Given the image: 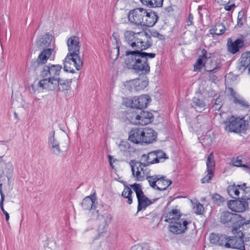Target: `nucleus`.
<instances>
[{"label":"nucleus","mask_w":250,"mask_h":250,"mask_svg":"<svg viewBox=\"0 0 250 250\" xmlns=\"http://www.w3.org/2000/svg\"><path fill=\"white\" fill-rule=\"evenodd\" d=\"M124 36L125 41L132 49L125 52L124 66L136 72H150L148 59L155 58L156 54L143 51L152 45L151 37L146 32H135L131 30L125 31Z\"/></svg>","instance_id":"f257e3e1"},{"label":"nucleus","mask_w":250,"mask_h":250,"mask_svg":"<svg viewBox=\"0 0 250 250\" xmlns=\"http://www.w3.org/2000/svg\"><path fill=\"white\" fill-rule=\"evenodd\" d=\"M182 214L180 210L172 209L169 212L165 214L162 218L164 221L170 224L168 229L170 232L175 234H180L185 232L188 229V225L191 222L181 218Z\"/></svg>","instance_id":"f03ea898"},{"label":"nucleus","mask_w":250,"mask_h":250,"mask_svg":"<svg viewBox=\"0 0 250 250\" xmlns=\"http://www.w3.org/2000/svg\"><path fill=\"white\" fill-rule=\"evenodd\" d=\"M219 219L220 222L225 227L231 228V232L233 234L240 229L250 227V220L245 221V218L240 215L229 211L222 212Z\"/></svg>","instance_id":"7ed1b4c3"},{"label":"nucleus","mask_w":250,"mask_h":250,"mask_svg":"<svg viewBox=\"0 0 250 250\" xmlns=\"http://www.w3.org/2000/svg\"><path fill=\"white\" fill-rule=\"evenodd\" d=\"M157 133L148 127H135L129 133L128 140L136 144L148 145L156 141Z\"/></svg>","instance_id":"20e7f679"},{"label":"nucleus","mask_w":250,"mask_h":250,"mask_svg":"<svg viewBox=\"0 0 250 250\" xmlns=\"http://www.w3.org/2000/svg\"><path fill=\"white\" fill-rule=\"evenodd\" d=\"M67 45L69 53L65 57L66 61H72L77 70L81 69L83 61L80 56V39L77 36H72L67 40Z\"/></svg>","instance_id":"39448f33"},{"label":"nucleus","mask_w":250,"mask_h":250,"mask_svg":"<svg viewBox=\"0 0 250 250\" xmlns=\"http://www.w3.org/2000/svg\"><path fill=\"white\" fill-rule=\"evenodd\" d=\"M246 229V228L245 229H240L238 230L237 232L235 233L234 236H229V243H226V248H232L239 249L240 250H244L245 243L246 245L250 246V243H247V242L250 241V237L248 238L249 240L248 241L246 240L245 241L244 240V234L242 231L243 229Z\"/></svg>","instance_id":"423d86ee"},{"label":"nucleus","mask_w":250,"mask_h":250,"mask_svg":"<svg viewBox=\"0 0 250 250\" xmlns=\"http://www.w3.org/2000/svg\"><path fill=\"white\" fill-rule=\"evenodd\" d=\"M224 124L225 130L229 132H241L246 130V128L245 121L233 116L228 119Z\"/></svg>","instance_id":"0eeeda50"},{"label":"nucleus","mask_w":250,"mask_h":250,"mask_svg":"<svg viewBox=\"0 0 250 250\" xmlns=\"http://www.w3.org/2000/svg\"><path fill=\"white\" fill-rule=\"evenodd\" d=\"M146 9L142 7L134 8L127 14L128 21L137 27L143 26Z\"/></svg>","instance_id":"6e6552de"},{"label":"nucleus","mask_w":250,"mask_h":250,"mask_svg":"<svg viewBox=\"0 0 250 250\" xmlns=\"http://www.w3.org/2000/svg\"><path fill=\"white\" fill-rule=\"evenodd\" d=\"M150 101L151 99L148 95H142L139 97H135L132 99H128L125 105L132 108L142 109L146 108Z\"/></svg>","instance_id":"1a4fd4ad"},{"label":"nucleus","mask_w":250,"mask_h":250,"mask_svg":"<svg viewBox=\"0 0 250 250\" xmlns=\"http://www.w3.org/2000/svg\"><path fill=\"white\" fill-rule=\"evenodd\" d=\"M134 71L136 73H141L140 77L138 78L130 80L127 82V83L130 86L131 90L134 89L136 91H141L145 89L148 83V81L146 74L148 73H143L142 71L136 72L134 70Z\"/></svg>","instance_id":"9d476101"},{"label":"nucleus","mask_w":250,"mask_h":250,"mask_svg":"<svg viewBox=\"0 0 250 250\" xmlns=\"http://www.w3.org/2000/svg\"><path fill=\"white\" fill-rule=\"evenodd\" d=\"M153 115L150 112L142 110L139 114L133 113L130 117L131 122L134 124L146 125L151 123L153 120Z\"/></svg>","instance_id":"9b49d317"},{"label":"nucleus","mask_w":250,"mask_h":250,"mask_svg":"<svg viewBox=\"0 0 250 250\" xmlns=\"http://www.w3.org/2000/svg\"><path fill=\"white\" fill-rule=\"evenodd\" d=\"M53 49L52 48H47L43 49L39 55L36 61L32 62L30 65L31 69L36 71L40 65L45 64L47 60L52 55Z\"/></svg>","instance_id":"f8f14e48"},{"label":"nucleus","mask_w":250,"mask_h":250,"mask_svg":"<svg viewBox=\"0 0 250 250\" xmlns=\"http://www.w3.org/2000/svg\"><path fill=\"white\" fill-rule=\"evenodd\" d=\"M62 69V66L60 64L49 63L48 65H44L41 71L40 76L42 77L56 78L60 75Z\"/></svg>","instance_id":"ddd939ff"},{"label":"nucleus","mask_w":250,"mask_h":250,"mask_svg":"<svg viewBox=\"0 0 250 250\" xmlns=\"http://www.w3.org/2000/svg\"><path fill=\"white\" fill-rule=\"evenodd\" d=\"M37 45L39 48L42 49V50L47 48H52L53 52L52 53L53 60L55 58L54 42L53 41V37L49 33L45 34L42 37H41L39 40L37 42Z\"/></svg>","instance_id":"4468645a"},{"label":"nucleus","mask_w":250,"mask_h":250,"mask_svg":"<svg viewBox=\"0 0 250 250\" xmlns=\"http://www.w3.org/2000/svg\"><path fill=\"white\" fill-rule=\"evenodd\" d=\"M43 79L40 80L38 86L42 89L50 91H57L58 85V78L42 77Z\"/></svg>","instance_id":"2eb2a0df"},{"label":"nucleus","mask_w":250,"mask_h":250,"mask_svg":"<svg viewBox=\"0 0 250 250\" xmlns=\"http://www.w3.org/2000/svg\"><path fill=\"white\" fill-rule=\"evenodd\" d=\"M235 200H229L228 202L229 208L236 212L244 211L248 207V203L246 200H242L241 197Z\"/></svg>","instance_id":"dca6fc26"},{"label":"nucleus","mask_w":250,"mask_h":250,"mask_svg":"<svg viewBox=\"0 0 250 250\" xmlns=\"http://www.w3.org/2000/svg\"><path fill=\"white\" fill-rule=\"evenodd\" d=\"M228 51L232 54H235L238 52L244 46V41L242 39L238 38L233 41L231 38L228 40Z\"/></svg>","instance_id":"f3484780"},{"label":"nucleus","mask_w":250,"mask_h":250,"mask_svg":"<svg viewBox=\"0 0 250 250\" xmlns=\"http://www.w3.org/2000/svg\"><path fill=\"white\" fill-rule=\"evenodd\" d=\"M144 23L143 26L152 27L157 21L158 16L157 13L152 10L146 9V12L145 13Z\"/></svg>","instance_id":"a211bd4d"},{"label":"nucleus","mask_w":250,"mask_h":250,"mask_svg":"<svg viewBox=\"0 0 250 250\" xmlns=\"http://www.w3.org/2000/svg\"><path fill=\"white\" fill-rule=\"evenodd\" d=\"M229 236L225 234L211 233L209 236L211 244H215L226 248V243H229Z\"/></svg>","instance_id":"6ab92c4d"},{"label":"nucleus","mask_w":250,"mask_h":250,"mask_svg":"<svg viewBox=\"0 0 250 250\" xmlns=\"http://www.w3.org/2000/svg\"><path fill=\"white\" fill-rule=\"evenodd\" d=\"M55 131L53 132V134L48 138V146L52 154L58 156L61 153V150L60 147V143L56 140L54 136Z\"/></svg>","instance_id":"aec40b11"},{"label":"nucleus","mask_w":250,"mask_h":250,"mask_svg":"<svg viewBox=\"0 0 250 250\" xmlns=\"http://www.w3.org/2000/svg\"><path fill=\"white\" fill-rule=\"evenodd\" d=\"M210 53H208L206 50L203 49L202 50V55L199 57L197 62L194 65V71H200L201 69L205 65L206 62L205 60L210 58Z\"/></svg>","instance_id":"412c9836"},{"label":"nucleus","mask_w":250,"mask_h":250,"mask_svg":"<svg viewBox=\"0 0 250 250\" xmlns=\"http://www.w3.org/2000/svg\"><path fill=\"white\" fill-rule=\"evenodd\" d=\"M155 152L154 151L150 152L147 154L143 155L141 160L143 161V163H139L140 166H143L144 167H147L152 164L158 163L157 157H155Z\"/></svg>","instance_id":"4be33fe9"},{"label":"nucleus","mask_w":250,"mask_h":250,"mask_svg":"<svg viewBox=\"0 0 250 250\" xmlns=\"http://www.w3.org/2000/svg\"><path fill=\"white\" fill-rule=\"evenodd\" d=\"M137 198L138 200L137 212L142 209H146L147 207L151 205L157 200V199H155L151 201L146 197L144 193L137 197Z\"/></svg>","instance_id":"5701e85b"},{"label":"nucleus","mask_w":250,"mask_h":250,"mask_svg":"<svg viewBox=\"0 0 250 250\" xmlns=\"http://www.w3.org/2000/svg\"><path fill=\"white\" fill-rule=\"evenodd\" d=\"M95 197L94 195H90L84 198L81 203L82 208L85 210H90L95 208L93 206Z\"/></svg>","instance_id":"b1692460"},{"label":"nucleus","mask_w":250,"mask_h":250,"mask_svg":"<svg viewBox=\"0 0 250 250\" xmlns=\"http://www.w3.org/2000/svg\"><path fill=\"white\" fill-rule=\"evenodd\" d=\"M139 163L140 162H137L135 160H131L129 162V164L131 167L132 175L136 178V180L138 181H143L144 180V176L141 175L139 167H137V171L135 173V167L137 166V164H139Z\"/></svg>","instance_id":"393cba45"},{"label":"nucleus","mask_w":250,"mask_h":250,"mask_svg":"<svg viewBox=\"0 0 250 250\" xmlns=\"http://www.w3.org/2000/svg\"><path fill=\"white\" fill-rule=\"evenodd\" d=\"M239 69L245 70L250 66V51L243 53L240 58Z\"/></svg>","instance_id":"a878e982"},{"label":"nucleus","mask_w":250,"mask_h":250,"mask_svg":"<svg viewBox=\"0 0 250 250\" xmlns=\"http://www.w3.org/2000/svg\"><path fill=\"white\" fill-rule=\"evenodd\" d=\"M71 79L63 80L58 78L57 91L68 90L70 88Z\"/></svg>","instance_id":"bb28decb"},{"label":"nucleus","mask_w":250,"mask_h":250,"mask_svg":"<svg viewBox=\"0 0 250 250\" xmlns=\"http://www.w3.org/2000/svg\"><path fill=\"white\" fill-rule=\"evenodd\" d=\"M144 5L149 8L161 7L164 0H140Z\"/></svg>","instance_id":"cd10ccee"},{"label":"nucleus","mask_w":250,"mask_h":250,"mask_svg":"<svg viewBox=\"0 0 250 250\" xmlns=\"http://www.w3.org/2000/svg\"><path fill=\"white\" fill-rule=\"evenodd\" d=\"M156 180L157 181V184L159 188H165V190L172 183L170 180L166 179V176L160 175H158V178Z\"/></svg>","instance_id":"c85d7f7f"},{"label":"nucleus","mask_w":250,"mask_h":250,"mask_svg":"<svg viewBox=\"0 0 250 250\" xmlns=\"http://www.w3.org/2000/svg\"><path fill=\"white\" fill-rule=\"evenodd\" d=\"M233 102L244 109H248L250 106L249 103L240 95L235 97V99H233Z\"/></svg>","instance_id":"c756f323"},{"label":"nucleus","mask_w":250,"mask_h":250,"mask_svg":"<svg viewBox=\"0 0 250 250\" xmlns=\"http://www.w3.org/2000/svg\"><path fill=\"white\" fill-rule=\"evenodd\" d=\"M239 186H240V185L233 184L232 185L229 186L227 188V192L230 197L235 198V197H233L234 195L238 196L240 194L239 190H240Z\"/></svg>","instance_id":"7c9ffc66"},{"label":"nucleus","mask_w":250,"mask_h":250,"mask_svg":"<svg viewBox=\"0 0 250 250\" xmlns=\"http://www.w3.org/2000/svg\"><path fill=\"white\" fill-rule=\"evenodd\" d=\"M158 178V175H154L153 176H149L146 177L149 185L154 189H157L159 191L165 190V188H159L157 184V181L156 179Z\"/></svg>","instance_id":"2f4dec72"},{"label":"nucleus","mask_w":250,"mask_h":250,"mask_svg":"<svg viewBox=\"0 0 250 250\" xmlns=\"http://www.w3.org/2000/svg\"><path fill=\"white\" fill-rule=\"evenodd\" d=\"M221 65H222L220 62H215V66L213 67L212 69H206V71L208 72V77L210 80H211L212 82H214L217 80V77L214 74V73L219 70L221 68Z\"/></svg>","instance_id":"473e14b6"},{"label":"nucleus","mask_w":250,"mask_h":250,"mask_svg":"<svg viewBox=\"0 0 250 250\" xmlns=\"http://www.w3.org/2000/svg\"><path fill=\"white\" fill-rule=\"evenodd\" d=\"M225 30L226 28L223 23H218L210 29V32L212 34L220 35L224 33Z\"/></svg>","instance_id":"72a5a7b5"},{"label":"nucleus","mask_w":250,"mask_h":250,"mask_svg":"<svg viewBox=\"0 0 250 250\" xmlns=\"http://www.w3.org/2000/svg\"><path fill=\"white\" fill-rule=\"evenodd\" d=\"M239 187L240 190L244 194L241 197V199L246 200L247 201L250 200V186L247 187L246 184L243 183Z\"/></svg>","instance_id":"f704fd0d"},{"label":"nucleus","mask_w":250,"mask_h":250,"mask_svg":"<svg viewBox=\"0 0 250 250\" xmlns=\"http://www.w3.org/2000/svg\"><path fill=\"white\" fill-rule=\"evenodd\" d=\"M191 105L193 108H205L207 106V104L203 99L194 97L192 99Z\"/></svg>","instance_id":"c9c22d12"},{"label":"nucleus","mask_w":250,"mask_h":250,"mask_svg":"<svg viewBox=\"0 0 250 250\" xmlns=\"http://www.w3.org/2000/svg\"><path fill=\"white\" fill-rule=\"evenodd\" d=\"M133 192L131 188L125 185L124 189L122 193V196L125 198L127 199V203L128 204H131L132 203V199L131 194Z\"/></svg>","instance_id":"e433bc0d"},{"label":"nucleus","mask_w":250,"mask_h":250,"mask_svg":"<svg viewBox=\"0 0 250 250\" xmlns=\"http://www.w3.org/2000/svg\"><path fill=\"white\" fill-rule=\"evenodd\" d=\"M215 165L213 153L212 152L208 155L206 161L207 170H211L212 171H214Z\"/></svg>","instance_id":"4c0bfd02"},{"label":"nucleus","mask_w":250,"mask_h":250,"mask_svg":"<svg viewBox=\"0 0 250 250\" xmlns=\"http://www.w3.org/2000/svg\"><path fill=\"white\" fill-rule=\"evenodd\" d=\"M247 16L244 11H240L238 13L237 17V25L239 27H242L246 22Z\"/></svg>","instance_id":"58836bf2"},{"label":"nucleus","mask_w":250,"mask_h":250,"mask_svg":"<svg viewBox=\"0 0 250 250\" xmlns=\"http://www.w3.org/2000/svg\"><path fill=\"white\" fill-rule=\"evenodd\" d=\"M155 152V157H157L158 163L160 162H163L165 160L168 159L166 153L161 150L153 151Z\"/></svg>","instance_id":"ea45409f"},{"label":"nucleus","mask_w":250,"mask_h":250,"mask_svg":"<svg viewBox=\"0 0 250 250\" xmlns=\"http://www.w3.org/2000/svg\"><path fill=\"white\" fill-rule=\"evenodd\" d=\"M119 45H116V47L112 48L110 52V57L111 59L116 60L120 54Z\"/></svg>","instance_id":"a19ab883"},{"label":"nucleus","mask_w":250,"mask_h":250,"mask_svg":"<svg viewBox=\"0 0 250 250\" xmlns=\"http://www.w3.org/2000/svg\"><path fill=\"white\" fill-rule=\"evenodd\" d=\"M130 187L133 188V190L135 192L137 197L144 194V192L142 189L141 185L135 183L133 185H131Z\"/></svg>","instance_id":"79ce46f5"},{"label":"nucleus","mask_w":250,"mask_h":250,"mask_svg":"<svg viewBox=\"0 0 250 250\" xmlns=\"http://www.w3.org/2000/svg\"><path fill=\"white\" fill-rule=\"evenodd\" d=\"M233 165L235 167H247V165L244 163L242 156H238L233 161Z\"/></svg>","instance_id":"37998d69"},{"label":"nucleus","mask_w":250,"mask_h":250,"mask_svg":"<svg viewBox=\"0 0 250 250\" xmlns=\"http://www.w3.org/2000/svg\"><path fill=\"white\" fill-rule=\"evenodd\" d=\"M208 173L201 179L202 183H208L214 176V171L207 170Z\"/></svg>","instance_id":"c03bdc74"},{"label":"nucleus","mask_w":250,"mask_h":250,"mask_svg":"<svg viewBox=\"0 0 250 250\" xmlns=\"http://www.w3.org/2000/svg\"><path fill=\"white\" fill-rule=\"evenodd\" d=\"M131 250H150L149 245L144 243L142 245H135L131 248Z\"/></svg>","instance_id":"a18cd8bd"},{"label":"nucleus","mask_w":250,"mask_h":250,"mask_svg":"<svg viewBox=\"0 0 250 250\" xmlns=\"http://www.w3.org/2000/svg\"><path fill=\"white\" fill-rule=\"evenodd\" d=\"M212 199L214 202L218 205L224 202V198L218 193H214L212 195Z\"/></svg>","instance_id":"49530a36"},{"label":"nucleus","mask_w":250,"mask_h":250,"mask_svg":"<svg viewBox=\"0 0 250 250\" xmlns=\"http://www.w3.org/2000/svg\"><path fill=\"white\" fill-rule=\"evenodd\" d=\"M73 62L72 61H66L65 58L63 60V69L64 71L68 72H70L71 73H74L75 72V70L73 68H71V67L68 66V64H71V63Z\"/></svg>","instance_id":"de8ad7c7"},{"label":"nucleus","mask_w":250,"mask_h":250,"mask_svg":"<svg viewBox=\"0 0 250 250\" xmlns=\"http://www.w3.org/2000/svg\"><path fill=\"white\" fill-rule=\"evenodd\" d=\"M194 208L195 209V212L197 214L201 215L204 212V208L203 205L199 202H197L196 203Z\"/></svg>","instance_id":"09e8293b"},{"label":"nucleus","mask_w":250,"mask_h":250,"mask_svg":"<svg viewBox=\"0 0 250 250\" xmlns=\"http://www.w3.org/2000/svg\"><path fill=\"white\" fill-rule=\"evenodd\" d=\"M221 107V100L218 97L216 99L215 102L213 105V107L215 109V110H219Z\"/></svg>","instance_id":"8fccbe9b"},{"label":"nucleus","mask_w":250,"mask_h":250,"mask_svg":"<svg viewBox=\"0 0 250 250\" xmlns=\"http://www.w3.org/2000/svg\"><path fill=\"white\" fill-rule=\"evenodd\" d=\"M151 36L153 37L157 38L159 39L160 40L164 41L166 40V38H165V36H164L163 35L160 34L159 32H158L157 31L152 32L151 33Z\"/></svg>","instance_id":"3c124183"},{"label":"nucleus","mask_w":250,"mask_h":250,"mask_svg":"<svg viewBox=\"0 0 250 250\" xmlns=\"http://www.w3.org/2000/svg\"><path fill=\"white\" fill-rule=\"evenodd\" d=\"M119 147L121 150L125 151L129 147V144L126 142H122L120 144Z\"/></svg>","instance_id":"603ef678"},{"label":"nucleus","mask_w":250,"mask_h":250,"mask_svg":"<svg viewBox=\"0 0 250 250\" xmlns=\"http://www.w3.org/2000/svg\"><path fill=\"white\" fill-rule=\"evenodd\" d=\"M236 7L235 3L233 2L230 5L227 4L224 5V9L226 11H230Z\"/></svg>","instance_id":"864d4df0"},{"label":"nucleus","mask_w":250,"mask_h":250,"mask_svg":"<svg viewBox=\"0 0 250 250\" xmlns=\"http://www.w3.org/2000/svg\"><path fill=\"white\" fill-rule=\"evenodd\" d=\"M193 16L190 13H189L188 17L187 20V25L190 26L193 24Z\"/></svg>","instance_id":"5fc2aeb1"},{"label":"nucleus","mask_w":250,"mask_h":250,"mask_svg":"<svg viewBox=\"0 0 250 250\" xmlns=\"http://www.w3.org/2000/svg\"><path fill=\"white\" fill-rule=\"evenodd\" d=\"M229 91L230 92V95L233 98V99H235V97L240 96V95L238 94L232 88H229Z\"/></svg>","instance_id":"6e6d98bb"},{"label":"nucleus","mask_w":250,"mask_h":250,"mask_svg":"<svg viewBox=\"0 0 250 250\" xmlns=\"http://www.w3.org/2000/svg\"><path fill=\"white\" fill-rule=\"evenodd\" d=\"M107 225L106 223H104V224L101 225L98 229L99 233H103L105 231V228L106 227Z\"/></svg>","instance_id":"4d7b16f0"},{"label":"nucleus","mask_w":250,"mask_h":250,"mask_svg":"<svg viewBox=\"0 0 250 250\" xmlns=\"http://www.w3.org/2000/svg\"><path fill=\"white\" fill-rule=\"evenodd\" d=\"M233 0H220L219 2L221 5H225L231 3Z\"/></svg>","instance_id":"13d9d810"},{"label":"nucleus","mask_w":250,"mask_h":250,"mask_svg":"<svg viewBox=\"0 0 250 250\" xmlns=\"http://www.w3.org/2000/svg\"><path fill=\"white\" fill-rule=\"evenodd\" d=\"M1 209L2 211V212L3 213V214L5 216V219H6V221H8L9 219V215L8 213L5 210V209H4V208H1Z\"/></svg>","instance_id":"bf43d9fd"},{"label":"nucleus","mask_w":250,"mask_h":250,"mask_svg":"<svg viewBox=\"0 0 250 250\" xmlns=\"http://www.w3.org/2000/svg\"><path fill=\"white\" fill-rule=\"evenodd\" d=\"M0 208H3V202H4V198H5V196L4 195H0Z\"/></svg>","instance_id":"052dcab7"},{"label":"nucleus","mask_w":250,"mask_h":250,"mask_svg":"<svg viewBox=\"0 0 250 250\" xmlns=\"http://www.w3.org/2000/svg\"><path fill=\"white\" fill-rule=\"evenodd\" d=\"M108 157L109 162L110 166L112 168H114V166H113V163H112V156L111 155H109L108 156Z\"/></svg>","instance_id":"680f3d73"},{"label":"nucleus","mask_w":250,"mask_h":250,"mask_svg":"<svg viewBox=\"0 0 250 250\" xmlns=\"http://www.w3.org/2000/svg\"><path fill=\"white\" fill-rule=\"evenodd\" d=\"M112 37L115 39V41H116V45H119V43L117 39V37H116V35L115 33H113V34H112Z\"/></svg>","instance_id":"e2e57ef3"},{"label":"nucleus","mask_w":250,"mask_h":250,"mask_svg":"<svg viewBox=\"0 0 250 250\" xmlns=\"http://www.w3.org/2000/svg\"><path fill=\"white\" fill-rule=\"evenodd\" d=\"M2 184L0 183V195H4L2 191Z\"/></svg>","instance_id":"0e129e2a"},{"label":"nucleus","mask_w":250,"mask_h":250,"mask_svg":"<svg viewBox=\"0 0 250 250\" xmlns=\"http://www.w3.org/2000/svg\"><path fill=\"white\" fill-rule=\"evenodd\" d=\"M137 167H139L140 169V172L143 171V167H144L143 166H140L139 164H137V166H136Z\"/></svg>","instance_id":"69168bd1"},{"label":"nucleus","mask_w":250,"mask_h":250,"mask_svg":"<svg viewBox=\"0 0 250 250\" xmlns=\"http://www.w3.org/2000/svg\"><path fill=\"white\" fill-rule=\"evenodd\" d=\"M247 168L246 171L248 173H249L250 174V167H248L247 166V167H246Z\"/></svg>","instance_id":"338daca9"},{"label":"nucleus","mask_w":250,"mask_h":250,"mask_svg":"<svg viewBox=\"0 0 250 250\" xmlns=\"http://www.w3.org/2000/svg\"><path fill=\"white\" fill-rule=\"evenodd\" d=\"M249 73L250 74V67H249Z\"/></svg>","instance_id":"774afa93"}]
</instances>
